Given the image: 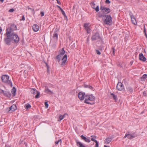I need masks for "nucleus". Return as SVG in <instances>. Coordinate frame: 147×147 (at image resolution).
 Returning a JSON list of instances; mask_svg holds the SVG:
<instances>
[{"label":"nucleus","instance_id":"obj_1","mask_svg":"<svg viewBox=\"0 0 147 147\" xmlns=\"http://www.w3.org/2000/svg\"><path fill=\"white\" fill-rule=\"evenodd\" d=\"M9 77L6 75H3L1 77L2 81L11 87L13 85L11 81L9 80Z\"/></svg>","mask_w":147,"mask_h":147},{"label":"nucleus","instance_id":"obj_2","mask_svg":"<svg viewBox=\"0 0 147 147\" xmlns=\"http://www.w3.org/2000/svg\"><path fill=\"white\" fill-rule=\"evenodd\" d=\"M103 22L105 24L108 25H111L112 24V18L109 15H105V18H104Z\"/></svg>","mask_w":147,"mask_h":147},{"label":"nucleus","instance_id":"obj_3","mask_svg":"<svg viewBox=\"0 0 147 147\" xmlns=\"http://www.w3.org/2000/svg\"><path fill=\"white\" fill-rule=\"evenodd\" d=\"M10 35V38L13 41V42L17 43L19 41V38L17 34L14 33H11Z\"/></svg>","mask_w":147,"mask_h":147},{"label":"nucleus","instance_id":"obj_4","mask_svg":"<svg viewBox=\"0 0 147 147\" xmlns=\"http://www.w3.org/2000/svg\"><path fill=\"white\" fill-rule=\"evenodd\" d=\"M85 99L84 102L88 104H91L90 102L95 100V97L92 95H89L85 96Z\"/></svg>","mask_w":147,"mask_h":147},{"label":"nucleus","instance_id":"obj_5","mask_svg":"<svg viewBox=\"0 0 147 147\" xmlns=\"http://www.w3.org/2000/svg\"><path fill=\"white\" fill-rule=\"evenodd\" d=\"M17 27L16 25L14 24L11 25L10 26L6 29V32L7 33L8 35L9 36V34L11 33H13V31L16 30H17Z\"/></svg>","mask_w":147,"mask_h":147},{"label":"nucleus","instance_id":"obj_6","mask_svg":"<svg viewBox=\"0 0 147 147\" xmlns=\"http://www.w3.org/2000/svg\"><path fill=\"white\" fill-rule=\"evenodd\" d=\"M137 136V135L135 133H131L130 132L128 131L126 133L124 138H125L127 137L129 139H131L135 138Z\"/></svg>","mask_w":147,"mask_h":147},{"label":"nucleus","instance_id":"obj_7","mask_svg":"<svg viewBox=\"0 0 147 147\" xmlns=\"http://www.w3.org/2000/svg\"><path fill=\"white\" fill-rule=\"evenodd\" d=\"M91 39L93 41L100 40L101 39L99 33H96L94 34H93L91 37Z\"/></svg>","mask_w":147,"mask_h":147},{"label":"nucleus","instance_id":"obj_8","mask_svg":"<svg viewBox=\"0 0 147 147\" xmlns=\"http://www.w3.org/2000/svg\"><path fill=\"white\" fill-rule=\"evenodd\" d=\"M31 92L34 95L36 94L35 96V98H38L39 97L40 93L36 89L32 88L31 90Z\"/></svg>","mask_w":147,"mask_h":147},{"label":"nucleus","instance_id":"obj_9","mask_svg":"<svg viewBox=\"0 0 147 147\" xmlns=\"http://www.w3.org/2000/svg\"><path fill=\"white\" fill-rule=\"evenodd\" d=\"M129 15L131 18V21L132 23L135 25H136L137 22L136 20L133 13L131 12H130Z\"/></svg>","mask_w":147,"mask_h":147},{"label":"nucleus","instance_id":"obj_10","mask_svg":"<svg viewBox=\"0 0 147 147\" xmlns=\"http://www.w3.org/2000/svg\"><path fill=\"white\" fill-rule=\"evenodd\" d=\"M5 34H6L7 36V38H4V40L5 42L6 43V44L7 45H9V43L10 41H11L10 38V34H9V36L8 35V34L7 32H6L5 33Z\"/></svg>","mask_w":147,"mask_h":147},{"label":"nucleus","instance_id":"obj_11","mask_svg":"<svg viewBox=\"0 0 147 147\" xmlns=\"http://www.w3.org/2000/svg\"><path fill=\"white\" fill-rule=\"evenodd\" d=\"M117 89L119 90H122L124 88L123 84L121 82H118L116 86Z\"/></svg>","mask_w":147,"mask_h":147},{"label":"nucleus","instance_id":"obj_12","mask_svg":"<svg viewBox=\"0 0 147 147\" xmlns=\"http://www.w3.org/2000/svg\"><path fill=\"white\" fill-rule=\"evenodd\" d=\"M100 9L103 11V12H105L106 13H108L111 11L109 8L102 7V6L100 7Z\"/></svg>","mask_w":147,"mask_h":147},{"label":"nucleus","instance_id":"obj_13","mask_svg":"<svg viewBox=\"0 0 147 147\" xmlns=\"http://www.w3.org/2000/svg\"><path fill=\"white\" fill-rule=\"evenodd\" d=\"M126 89V93L127 95L131 94L133 92V89L130 87H127Z\"/></svg>","mask_w":147,"mask_h":147},{"label":"nucleus","instance_id":"obj_14","mask_svg":"<svg viewBox=\"0 0 147 147\" xmlns=\"http://www.w3.org/2000/svg\"><path fill=\"white\" fill-rule=\"evenodd\" d=\"M85 94L84 92H80L78 94V96L79 98L81 100H83L85 96Z\"/></svg>","mask_w":147,"mask_h":147},{"label":"nucleus","instance_id":"obj_15","mask_svg":"<svg viewBox=\"0 0 147 147\" xmlns=\"http://www.w3.org/2000/svg\"><path fill=\"white\" fill-rule=\"evenodd\" d=\"M67 60V57L66 55H64L63 59H62V62L61 65V66H64L65 65V63Z\"/></svg>","mask_w":147,"mask_h":147},{"label":"nucleus","instance_id":"obj_16","mask_svg":"<svg viewBox=\"0 0 147 147\" xmlns=\"http://www.w3.org/2000/svg\"><path fill=\"white\" fill-rule=\"evenodd\" d=\"M90 4L93 9H94L96 12L99 11V9L98 6H97L96 7H95V4L93 2H92L90 3Z\"/></svg>","mask_w":147,"mask_h":147},{"label":"nucleus","instance_id":"obj_17","mask_svg":"<svg viewBox=\"0 0 147 147\" xmlns=\"http://www.w3.org/2000/svg\"><path fill=\"white\" fill-rule=\"evenodd\" d=\"M139 57L140 60L143 61H145L146 60V59L145 57L142 53H140L139 55Z\"/></svg>","mask_w":147,"mask_h":147},{"label":"nucleus","instance_id":"obj_18","mask_svg":"<svg viewBox=\"0 0 147 147\" xmlns=\"http://www.w3.org/2000/svg\"><path fill=\"white\" fill-rule=\"evenodd\" d=\"M80 137L85 142L89 143L90 142V140L89 138H88V137H86L84 136L83 135L81 136Z\"/></svg>","mask_w":147,"mask_h":147},{"label":"nucleus","instance_id":"obj_19","mask_svg":"<svg viewBox=\"0 0 147 147\" xmlns=\"http://www.w3.org/2000/svg\"><path fill=\"white\" fill-rule=\"evenodd\" d=\"M17 109L16 105L13 104L10 107L9 111H11L12 112L14 111Z\"/></svg>","mask_w":147,"mask_h":147},{"label":"nucleus","instance_id":"obj_20","mask_svg":"<svg viewBox=\"0 0 147 147\" xmlns=\"http://www.w3.org/2000/svg\"><path fill=\"white\" fill-rule=\"evenodd\" d=\"M39 26L36 24H34L33 25L32 29L35 32L38 31L39 30Z\"/></svg>","mask_w":147,"mask_h":147},{"label":"nucleus","instance_id":"obj_21","mask_svg":"<svg viewBox=\"0 0 147 147\" xmlns=\"http://www.w3.org/2000/svg\"><path fill=\"white\" fill-rule=\"evenodd\" d=\"M112 138L111 137H108L106 138L105 141V144H109L112 140Z\"/></svg>","mask_w":147,"mask_h":147},{"label":"nucleus","instance_id":"obj_22","mask_svg":"<svg viewBox=\"0 0 147 147\" xmlns=\"http://www.w3.org/2000/svg\"><path fill=\"white\" fill-rule=\"evenodd\" d=\"M68 115L67 113L64 114L63 115H60L59 116V119L58 120V121H60L62 120L63 119H64L66 115Z\"/></svg>","mask_w":147,"mask_h":147},{"label":"nucleus","instance_id":"obj_23","mask_svg":"<svg viewBox=\"0 0 147 147\" xmlns=\"http://www.w3.org/2000/svg\"><path fill=\"white\" fill-rule=\"evenodd\" d=\"M45 92L50 94H52L53 93V92L50 90L47 87H46Z\"/></svg>","mask_w":147,"mask_h":147},{"label":"nucleus","instance_id":"obj_24","mask_svg":"<svg viewBox=\"0 0 147 147\" xmlns=\"http://www.w3.org/2000/svg\"><path fill=\"white\" fill-rule=\"evenodd\" d=\"M4 95L8 97H10L11 96V94L9 92L7 91H4Z\"/></svg>","mask_w":147,"mask_h":147},{"label":"nucleus","instance_id":"obj_25","mask_svg":"<svg viewBox=\"0 0 147 147\" xmlns=\"http://www.w3.org/2000/svg\"><path fill=\"white\" fill-rule=\"evenodd\" d=\"M16 88L14 87H13L11 90V92L13 94V96H14L16 94Z\"/></svg>","mask_w":147,"mask_h":147},{"label":"nucleus","instance_id":"obj_26","mask_svg":"<svg viewBox=\"0 0 147 147\" xmlns=\"http://www.w3.org/2000/svg\"><path fill=\"white\" fill-rule=\"evenodd\" d=\"M91 137H92L91 140L94 142H96V141H97L95 139L96 138V136H91Z\"/></svg>","mask_w":147,"mask_h":147},{"label":"nucleus","instance_id":"obj_27","mask_svg":"<svg viewBox=\"0 0 147 147\" xmlns=\"http://www.w3.org/2000/svg\"><path fill=\"white\" fill-rule=\"evenodd\" d=\"M146 74H144L142 76L141 78V80L142 81H143L146 79Z\"/></svg>","mask_w":147,"mask_h":147},{"label":"nucleus","instance_id":"obj_28","mask_svg":"<svg viewBox=\"0 0 147 147\" xmlns=\"http://www.w3.org/2000/svg\"><path fill=\"white\" fill-rule=\"evenodd\" d=\"M60 55H62L63 56L64 54L65 53V51L64 50V49L63 48L61 50V51H60Z\"/></svg>","mask_w":147,"mask_h":147},{"label":"nucleus","instance_id":"obj_29","mask_svg":"<svg viewBox=\"0 0 147 147\" xmlns=\"http://www.w3.org/2000/svg\"><path fill=\"white\" fill-rule=\"evenodd\" d=\"M62 56V55H60V54H59L56 57V58L59 59V61H58V62H59L60 61V60L61 59V58Z\"/></svg>","mask_w":147,"mask_h":147},{"label":"nucleus","instance_id":"obj_30","mask_svg":"<svg viewBox=\"0 0 147 147\" xmlns=\"http://www.w3.org/2000/svg\"><path fill=\"white\" fill-rule=\"evenodd\" d=\"M89 23H86L84 24V27L85 29H87V28H88L89 27Z\"/></svg>","mask_w":147,"mask_h":147},{"label":"nucleus","instance_id":"obj_31","mask_svg":"<svg viewBox=\"0 0 147 147\" xmlns=\"http://www.w3.org/2000/svg\"><path fill=\"white\" fill-rule=\"evenodd\" d=\"M111 95L113 97L114 100H117V96H116L114 94L111 93Z\"/></svg>","mask_w":147,"mask_h":147},{"label":"nucleus","instance_id":"obj_32","mask_svg":"<svg viewBox=\"0 0 147 147\" xmlns=\"http://www.w3.org/2000/svg\"><path fill=\"white\" fill-rule=\"evenodd\" d=\"M84 87L85 88H88L92 90H93V88L92 86L88 85H85Z\"/></svg>","mask_w":147,"mask_h":147},{"label":"nucleus","instance_id":"obj_33","mask_svg":"<svg viewBox=\"0 0 147 147\" xmlns=\"http://www.w3.org/2000/svg\"><path fill=\"white\" fill-rule=\"evenodd\" d=\"M58 34L56 33H55L53 35V37L54 38H55L57 39L58 38Z\"/></svg>","mask_w":147,"mask_h":147},{"label":"nucleus","instance_id":"obj_34","mask_svg":"<svg viewBox=\"0 0 147 147\" xmlns=\"http://www.w3.org/2000/svg\"><path fill=\"white\" fill-rule=\"evenodd\" d=\"M31 107V106L29 104H27L26 105V109H28L30 108Z\"/></svg>","mask_w":147,"mask_h":147},{"label":"nucleus","instance_id":"obj_35","mask_svg":"<svg viewBox=\"0 0 147 147\" xmlns=\"http://www.w3.org/2000/svg\"><path fill=\"white\" fill-rule=\"evenodd\" d=\"M87 31V33H89L91 31V30L89 27L87 29H85Z\"/></svg>","mask_w":147,"mask_h":147},{"label":"nucleus","instance_id":"obj_36","mask_svg":"<svg viewBox=\"0 0 147 147\" xmlns=\"http://www.w3.org/2000/svg\"><path fill=\"white\" fill-rule=\"evenodd\" d=\"M87 31V33H89L91 31V30L89 27L87 29H85Z\"/></svg>","mask_w":147,"mask_h":147},{"label":"nucleus","instance_id":"obj_37","mask_svg":"<svg viewBox=\"0 0 147 147\" xmlns=\"http://www.w3.org/2000/svg\"><path fill=\"white\" fill-rule=\"evenodd\" d=\"M59 142H60V144H61V139H60L59 140H58L57 141H56L55 142V144L56 145H57L58 144Z\"/></svg>","mask_w":147,"mask_h":147},{"label":"nucleus","instance_id":"obj_38","mask_svg":"<svg viewBox=\"0 0 147 147\" xmlns=\"http://www.w3.org/2000/svg\"><path fill=\"white\" fill-rule=\"evenodd\" d=\"M26 8L27 9H30V10H31L32 11H34V8H30L28 6L26 7Z\"/></svg>","mask_w":147,"mask_h":147},{"label":"nucleus","instance_id":"obj_39","mask_svg":"<svg viewBox=\"0 0 147 147\" xmlns=\"http://www.w3.org/2000/svg\"><path fill=\"white\" fill-rule=\"evenodd\" d=\"M61 11L63 15L65 16V18H67V16H66L65 13V12L63 10H62Z\"/></svg>","mask_w":147,"mask_h":147},{"label":"nucleus","instance_id":"obj_40","mask_svg":"<svg viewBox=\"0 0 147 147\" xmlns=\"http://www.w3.org/2000/svg\"><path fill=\"white\" fill-rule=\"evenodd\" d=\"M96 51L97 54L100 55L101 54L99 50H96Z\"/></svg>","mask_w":147,"mask_h":147},{"label":"nucleus","instance_id":"obj_41","mask_svg":"<svg viewBox=\"0 0 147 147\" xmlns=\"http://www.w3.org/2000/svg\"><path fill=\"white\" fill-rule=\"evenodd\" d=\"M95 142L96 143L95 147H98V143L97 141H96Z\"/></svg>","mask_w":147,"mask_h":147},{"label":"nucleus","instance_id":"obj_42","mask_svg":"<svg viewBox=\"0 0 147 147\" xmlns=\"http://www.w3.org/2000/svg\"><path fill=\"white\" fill-rule=\"evenodd\" d=\"M45 105L46 108H47L48 107V106H49V105L48 104L47 102H45Z\"/></svg>","mask_w":147,"mask_h":147},{"label":"nucleus","instance_id":"obj_43","mask_svg":"<svg viewBox=\"0 0 147 147\" xmlns=\"http://www.w3.org/2000/svg\"><path fill=\"white\" fill-rule=\"evenodd\" d=\"M100 17L102 18V19L104 20V18H105V15H101Z\"/></svg>","mask_w":147,"mask_h":147},{"label":"nucleus","instance_id":"obj_44","mask_svg":"<svg viewBox=\"0 0 147 147\" xmlns=\"http://www.w3.org/2000/svg\"><path fill=\"white\" fill-rule=\"evenodd\" d=\"M111 2L109 1V0H106L105 1V3L107 4H109Z\"/></svg>","mask_w":147,"mask_h":147},{"label":"nucleus","instance_id":"obj_45","mask_svg":"<svg viewBox=\"0 0 147 147\" xmlns=\"http://www.w3.org/2000/svg\"><path fill=\"white\" fill-rule=\"evenodd\" d=\"M112 50L113 51V55H114L115 54V49L114 48H112Z\"/></svg>","mask_w":147,"mask_h":147},{"label":"nucleus","instance_id":"obj_46","mask_svg":"<svg viewBox=\"0 0 147 147\" xmlns=\"http://www.w3.org/2000/svg\"><path fill=\"white\" fill-rule=\"evenodd\" d=\"M4 91L1 89H0V93H3L4 94Z\"/></svg>","mask_w":147,"mask_h":147},{"label":"nucleus","instance_id":"obj_47","mask_svg":"<svg viewBox=\"0 0 147 147\" xmlns=\"http://www.w3.org/2000/svg\"><path fill=\"white\" fill-rule=\"evenodd\" d=\"M14 11V9H11L9 10V11L10 12H13Z\"/></svg>","mask_w":147,"mask_h":147},{"label":"nucleus","instance_id":"obj_48","mask_svg":"<svg viewBox=\"0 0 147 147\" xmlns=\"http://www.w3.org/2000/svg\"><path fill=\"white\" fill-rule=\"evenodd\" d=\"M40 14L41 16H44V13L42 11H41L40 12Z\"/></svg>","mask_w":147,"mask_h":147},{"label":"nucleus","instance_id":"obj_49","mask_svg":"<svg viewBox=\"0 0 147 147\" xmlns=\"http://www.w3.org/2000/svg\"><path fill=\"white\" fill-rule=\"evenodd\" d=\"M25 20V17L24 15H23L22 16V18L21 20L23 21H24Z\"/></svg>","mask_w":147,"mask_h":147},{"label":"nucleus","instance_id":"obj_50","mask_svg":"<svg viewBox=\"0 0 147 147\" xmlns=\"http://www.w3.org/2000/svg\"><path fill=\"white\" fill-rule=\"evenodd\" d=\"M144 32L145 33V35L146 37L147 38V34H146V30L145 29H144Z\"/></svg>","mask_w":147,"mask_h":147},{"label":"nucleus","instance_id":"obj_51","mask_svg":"<svg viewBox=\"0 0 147 147\" xmlns=\"http://www.w3.org/2000/svg\"><path fill=\"white\" fill-rule=\"evenodd\" d=\"M57 6L59 8L61 11L63 9L59 5H57Z\"/></svg>","mask_w":147,"mask_h":147},{"label":"nucleus","instance_id":"obj_52","mask_svg":"<svg viewBox=\"0 0 147 147\" xmlns=\"http://www.w3.org/2000/svg\"><path fill=\"white\" fill-rule=\"evenodd\" d=\"M56 1H57V3L59 5H60L61 4V3L59 1V0H56Z\"/></svg>","mask_w":147,"mask_h":147},{"label":"nucleus","instance_id":"obj_53","mask_svg":"<svg viewBox=\"0 0 147 147\" xmlns=\"http://www.w3.org/2000/svg\"><path fill=\"white\" fill-rule=\"evenodd\" d=\"M143 95L144 96H146V92L145 91H144L143 92Z\"/></svg>","mask_w":147,"mask_h":147},{"label":"nucleus","instance_id":"obj_54","mask_svg":"<svg viewBox=\"0 0 147 147\" xmlns=\"http://www.w3.org/2000/svg\"><path fill=\"white\" fill-rule=\"evenodd\" d=\"M133 62H132V61H131L130 63V65H132V64H133Z\"/></svg>","mask_w":147,"mask_h":147},{"label":"nucleus","instance_id":"obj_55","mask_svg":"<svg viewBox=\"0 0 147 147\" xmlns=\"http://www.w3.org/2000/svg\"><path fill=\"white\" fill-rule=\"evenodd\" d=\"M4 0H0V1L1 2H3L4 1Z\"/></svg>","mask_w":147,"mask_h":147},{"label":"nucleus","instance_id":"obj_56","mask_svg":"<svg viewBox=\"0 0 147 147\" xmlns=\"http://www.w3.org/2000/svg\"><path fill=\"white\" fill-rule=\"evenodd\" d=\"M104 147H110L109 146H107L106 145H105Z\"/></svg>","mask_w":147,"mask_h":147},{"label":"nucleus","instance_id":"obj_57","mask_svg":"<svg viewBox=\"0 0 147 147\" xmlns=\"http://www.w3.org/2000/svg\"><path fill=\"white\" fill-rule=\"evenodd\" d=\"M89 40V38H87V40Z\"/></svg>","mask_w":147,"mask_h":147},{"label":"nucleus","instance_id":"obj_58","mask_svg":"<svg viewBox=\"0 0 147 147\" xmlns=\"http://www.w3.org/2000/svg\"><path fill=\"white\" fill-rule=\"evenodd\" d=\"M146 78H147V74H146Z\"/></svg>","mask_w":147,"mask_h":147},{"label":"nucleus","instance_id":"obj_59","mask_svg":"<svg viewBox=\"0 0 147 147\" xmlns=\"http://www.w3.org/2000/svg\"><path fill=\"white\" fill-rule=\"evenodd\" d=\"M65 19H67V18H65Z\"/></svg>","mask_w":147,"mask_h":147}]
</instances>
